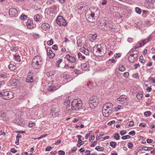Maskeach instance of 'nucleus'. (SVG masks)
Segmentation results:
<instances>
[{"label":"nucleus","instance_id":"24","mask_svg":"<svg viewBox=\"0 0 155 155\" xmlns=\"http://www.w3.org/2000/svg\"><path fill=\"white\" fill-rule=\"evenodd\" d=\"M127 96L125 95H122L119 97L117 98V100L119 101H124L127 100Z\"/></svg>","mask_w":155,"mask_h":155},{"label":"nucleus","instance_id":"53","mask_svg":"<svg viewBox=\"0 0 155 155\" xmlns=\"http://www.w3.org/2000/svg\"><path fill=\"white\" fill-rule=\"evenodd\" d=\"M139 126L143 127H145L146 126V124L145 123H141L140 124Z\"/></svg>","mask_w":155,"mask_h":155},{"label":"nucleus","instance_id":"34","mask_svg":"<svg viewBox=\"0 0 155 155\" xmlns=\"http://www.w3.org/2000/svg\"><path fill=\"white\" fill-rule=\"evenodd\" d=\"M136 12L138 14H140L141 12V9L139 8L136 7L135 8Z\"/></svg>","mask_w":155,"mask_h":155},{"label":"nucleus","instance_id":"3","mask_svg":"<svg viewBox=\"0 0 155 155\" xmlns=\"http://www.w3.org/2000/svg\"><path fill=\"white\" fill-rule=\"evenodd\" d=\"M71 105L73 110H78L81 107L82 103L80 99H75L72 101Z\"/></svg>","mask_w":155,"mask_h":155},{"label":"nucleus","instance_id":"30","mask_svg":"<svg viewBox=\"0 0 155 155\" xmlns=\"http://www.w3.org/2000/svg\"><path fill=\"white\" fill-rule=\"evenodd\" d=\"M135 57H133V56L130 55V56L128 58L129 61L130 63H133L134 61V60H135V59H134Z\"/></svg>","mask_w":155,"mask_h":155},{"label":"nucleus","instance_id":"25","mask_svg":"<svg viewBox=\"0 0 155 155\" xmlns=\"http://www.w3.org/2000/svg\"><path fill=\"white\" fill-rule=\"evenodd\" d=\"M34 19L36 21L40 22L41 21L40 15L38 14H36L35 15Z\"/></svg>","mask_w":155,"mask_h":155},{"label":"nucleus","instance_id":"45","mask_svg":"<svg viewBox=\"0 0 155 155\" xmlns=\"http://www.w3.org/2000/svg\"><path fill=\"white\" fill-rule=\"evenodd\" d=\"M136 97L137 99L139 100H141L142 97V94H138L137 95Z\"/></svg>","mask_w":155,"mask_h":155},{"label":"nucleus","instance_id":"27","mask_svg":"<svg viewBox=\"0 0 155 155\" xmlns=\"http://www.w3.org/2000/svg\"><path fill=\"white\" fill-rule=\"evenodd\" d=\"M21 137V136L19 134H18L16 136V140L15 142V143L17 145L19 144V138Z\"/></svg>","mask_w":155,"mask_h":155},{"label":"nucleus","instance_id":"49","mask_svg":"<svg viewBox=\"0 0 155 155\" xmlns=\"http://www.w3.org/2000/svg\"><path fill=\"white\" fill-rule=\"evenodd\" d=\"M107 0H102V1L101 3L102 5H104L107 4Z\"/></svg>","mask_w":155,"mask_h":155},{"label":"nucleus","instance_id":"1","mask_svg":"<svg viewBox=\"0 0 155 155\" xmlns=\"http://www.w3.org/2000/svg\"><path fill=\"white\" fill-rule=\"evenodd\" d=\"M102 47L101 44L95 45L93 48V53L96 56L101 57L106 53V51Z\"/></svg>","mask_w":155,"mask_h":155},{"label":"nucleus","instance_id":"9","mask_svg":"<svg viewBox=\"0 0 155 155\" xmlns=\"http://www.w3.org/2000/svg\"><path fill=\"white\" fill-rule=\"evenodd\" d=\"M67 60L69 61V62L73 64L77 63V60L76 58L74 57L71 56L68 54H67L65 58Z\"/></svg>","mask_w":155,"mask_h":155},{"label":"nucleus","instance_id":"35","mask_svg":"<svg viewBox=\"0 0 155 155\" xmlns=\"http://www.w3.org/2000/svg\"><path fill=\"white\" fill-rule=\"evenodd\" d=\"M77 137L78 138V143H82V140H81V138L82 137V136L80 135H77Z\"/></svg>","mask_w":155,"mask_h":155},{"label":"nucleus","instance_id":"7","mask_svg":"<svg viewBox=\"0 0 155 155\" xmlns=\"http://www.w3.org/2000/svg\"><path fill=\"white\" fill-rule=\"evenodd\" d=\"M57 23L60 26H66L68 23L64 18L62 16H58L56 20Z\"/></svg>","mask_w":155,"mask_h":155},{"label":"nucleus","instance_id":"54","mask_svg":"<svg viewBox=\"0 0 155 155\" xmlns=\"http://www.w3.org/2000/svg\"><path fill=\"white\" fill-rule=\"evenodd\" d=\"M62 61V59H59L57 61V64L58 65V67H59L60 64V63H61Z\"/></svg>","mask_w":155,"mask_h":155},{"label":"nucleus","instance_id":"23","mask_svg":"<svg viewBox=\"0 0 155 155\" xmlns=\"http://www.w3.org/2000/svg\"><path fill=\"white\" fill-rule=\"evenodd\" d=\"M139 52L137 50H134L132 52H131L130 53V55L136 58L137 57V54H138Z\"/></svg>","mask_w":155,"mask_h":155},{"label":"nucleus","instance_id":"29","mask_svg":"<svg viewBox=\"0 0 155 155\" xmlns=\"http://www.w3.org/2000/svg\"><path fill=\"white\" fill-rule=\"evenodd\" d=\"M95 149L98 151H103L104 149L103 147H101L100 146H97L95 148Z\"/></svg>","mask_w":155,"mask_h":155},{"label":"nucleus","instance_id":"31","mask_svg":"<svg viewBox=\"0 0 155 155\" xmlns=\"http://www.w3.org/2000/svg\"><path fill=\"white\" fill-rule=\"evenodd\" d=\"M8 67L10 70L11 71H13L16 68V67L12 64H10L9 65Z\"/></svg>","mask_w":155,"mask_h":155},{"label":"nucleus","instance_id":"20","mask_svg":"<svg viewBox=\"0 0 155 155\" xmlns=\"http://www.w3.org/2000/svg\"><path fill=\"white\" fill-rule=\"evenodd\" d=\"M83 38L81 37L78 36L77 37V44L78 46H81L82 45V39Z\"/></svg>","mask_w":155,"mask_h":155},{"label":"nucleus","instance_id":"16","mask_svg":"<svg viewBox=\"0 0 155 155\" xmlns=\"http://www.w3.org/2000/svg\"><path fill=\"white\" fill-rule=\"evenodd\" d=\"M103 107L111 110L113 108V104L109 102L107 103L104 105Z\"/></svg>","mask_w":155,"mask_h":155},{"label":"nucleus","instance_id":"46","mask_svg":"<svg viewBox=\"0 0 155 155\" xmlns=\"http://www.w3.org/2000/svg\"><path fill=\"white\" fill-rule=\"evenodd\" d=\"M58 153L59 155H65V152L62 150H60L58 152Z\"/></svg>","mask_w":155,"mask_h":155},{"label":"nucleus","instance_id":"64","mask_svg":"<svg viewBox=\"0 0 155 155\" xmlns=\"http://www.w3.org/2000/svg\"><path fill=\"white\" fill-rule=\"evenodd\" d=\"M61 140H57V141L54 144L56 145H58L60 144L61 143Z\"/></svg>","mask_w":155,"mask_h":155},{"label":"nucleus","instance_id":"15","mask_svg":"<svg viewBox=\"0 0 155 155\" xmlns=\"http://www.w3.org/2000/svg\"><path fill=\"white\" fill-rule=\"evenodd\" d=\"M26 23V25L28 28L31 29L33 28L34 25L32 21L30 19H28Z\"/></svg>","mask_w":155,"mask_h":155},{"label":"nucleus","instance_id":"4","mask_svg":"<svg viewBox=\"0 0 155 155\" xmlns=\"http://www.w3.org/2000/svg\"><path fill=\"white\" fill-rule=\"evenodd\" d=\"M13 97V93L8 91H0V99L9 100Z\"/></svg>","mask_w":155,"mask_h":155},{"label":"nucleus","instance_id":"2","mask_svg":"<svg viewBox=\"0 0 155 155\" xmlns=\"http://www.w3.org/2000/svg\"><path fill=\"white\" fill-rule=\"evenodd\" d=\"M43 63L42 58L41 56H36L33 58L31 65L34 68L38 69L41 67Z\"/></svg>","mask_w":155,"mask_h":155},{"label":"nucleus","instance_id":"33","mask_svg":"<svg viewBox=\"0 0 155 155\" xmlns=\"http://www.w3.org/2000/svg\"><path fill=\"white\" fill-rule=\"evenodd\" d=\"M78 58H80L81 57V58L82 59H84L85 58V57L83 55V54L80 53H79L78 54Z\"/></svg>","mask_w":155,"mask_h":155},{"label":"nucleus","instance_id":"56","mask_svg":"<svg viewBox=\"0 0 155 155\" xmlns=\"http://www.w3.org/2000/svg\"><path fill=\"white\" fill-rule=\"evenodd\" d=\"M129 73L128 72H125L123 74V75L124 77L125 78H127L128 75H129Z\"/></svg>","mask_w":155,"mask_h":155},{"label":"nucleus","instance_id":"58","mask_svg":"<svg viewBox=\"0 0 155 155\" xmlns=\"http://www.w3.org/2000/svg\"><path fill=\"white\" fill-rule=\"evenodd\" d=\"M97 141H95L93 142L91 144V147H94L97 144Z\"/></svg>","mask_w":155,"mask_h":155},{"label":"nucleus","instance_id":"39","mask_svg":"<svg viewBox=\"0 0 155 155\" xmlns=\"http://www.w3.org/2000/svg\"><path fill=\"white\" fill-rule=\"evenodd\" d=\"M133 76L134 78L136 79H139V76L138 73H136L133 75Z\"/></svg>","mask_w":155,"mask_h":155},{"label":"nucleus","instance_id":"43","mask_svg":"<svg viewBox=\"0 0 155 155\" xmlns=\"http://www.w3.org/2000/svg\"><path fill=\"white\" fill-rule=\"evenodd\" d=\"M54 43V41L52 39H51L50 40L48 41L47 42V44L49 45H52Z\"/></svg>","mask_w":155,"mask_h":155},{"label":"nucleus","instance_id":"36","mask_svg":"<svg viewBox=\"0 0 155 155\" xmlns=\"http://www.w3.org/2000/svg\"><path fill=\"white\" fill-rule=\"evenodd\" d=\"M110 144L111 147L115 148L116 146V143L115 142L111 141L110 142Z\"/></svg>","mask_w":155,"mask_h":155},{"label":"nucleus","instance_id":"62","mask_svg":"<svg viewBox=\"0 0 155 155\" xmlns=\"http://www.w3.org/2000/svg\"><path fill=\"white\" fill-rule=\"evenodd\" d=\"M114 57H115V58H119L120 57V55L119 53H118V54H115L114 55Z\"/></svg>","mask_w":155,"mask_h":155},{"label":"nucleus","instance_id":"63","mask_svg":"<svg viewBox=\"0 0 155 155\" xmlns=\"http://www.w3.org/2000/svg\"><path fill=\"white\" fill-rule=\"evenodd\" d=\"M147 143H152L153 141V140L151 139H148L147 140Z\"/></svg>","mask_w":155,"mask_h":155},{"label":"nucleus","instance_id":"61","mask_svg":"<svg viewBox=\"0 0 155 155\" xmlns=\"http://www.w3.org/2000/svg\"><path fill=\"white\" fill-rule=\"evenodd\" d=\"M47 135V134H46V135H42L41 136L39 137L38 138H37V139H38V140H40L42 138H43L44 137H46V136Z\"/></svg>","mask_w":155,"mask_h":155},{"label":"nucleus","instance_id":"40","mask_svg":"<svg viewBox=\"0 0 155 155\" xmlns=\"http://www.w3.org/2000/svg\"><path fill=\"white\" fill-rule=\"evenodd\" d=\"M152 148L151 147H147L146 146L143 147V149L146 151H149L151 150Z\"/></svg>","mask_w":155,"mask_h":155},{"label":"nucleus","instance_id":"50","mask_svg":"<svg viewBox=\"0 0 155 155\" xmlns=\"http://www.w3.org/2000/svg\"><path fill=\"white\" fill-rule=\"evenodd\" d=\"M127 133V131L125 130H122L120 131V134L121 135H123Z\"/></svg>","mask_w":155,"mask_h":155},{"label":"nucleus","instance_id":"41","mask_svg":"<svg viewBox=\"0 0 155 155\" xmlns=\"http://www.w3.org/2000/svg\"><path fill=\"white\" fill-rule=\"evenodd\" d=\"M125 68L123 65L119 66V70L121 71H124L125 70Z\"/></svg>","mask_w":155,"mask_h":155},{"label":"nucleus","instance_id":"52","mask_svg":"<svg viewBox=\"0 0 155 155\" xmlns=\"http://www.w3.org/2000/svg\"><path fill=\"white\" fill-rule=\"evenodd\" d=\"M52 149V147L50 146H48L46 149V151H49Z\"/></svg>","mask_w":155,"mask_h":155},{"label":"nucleus","instance_id":"57","mask_svg":"<svg viewBox=\"0 0 155 155\" xmlns=\"http://www.w3.org/2000/svg\"><path fill=\"white\" fill-rule=\"evenodd\" d=\"M52 48L55 50H57L58 49V46L56 45H54L52 46Z\"/></svg>","mask_w":155,"mask_h":155},{"label":"nucleus","instance_id":"11","mask_svg":"<svg viewBox=\"0 0 155 155\" xmlns=\"http://www.w3.org/2000/svg\"><path fill=\"white\" fill-rule=\"evenodd\" d=\"M102 112L104 116L105 117H107L111 114L112 112L111 109H108L104 108H102Z\"/></svg>","mask_w":155,"mask_h":155},{"label":"nucleus","instance_id":"12","mask_svg":"<svg viewBox=\"0 0 155 155\" xmlns=\"http://www.w3.org/2000/svg\"><path fill=\"white\" fill-rule=\"evenodd\" d=\"M46 50L49 57L50 58H53L55 54L52 51L51 48L48 47L47 48Z\"/></svg>","mask_w":155,"mask_h":155},{"label":"nucleus","instance_id":"17","mask_svg":"<svg viewBox=\"0 0 155 155\" xmlns=\"http://www.w3.org/2000/svg\"><path fill=\"white\" fill-rule=\"evenodd\" d=\"M50 26L49 24L48 23H45L41 25V28L44 30H47L49 29Z\"/></svg>","mask_w":155,"mask_h":155},{"label":"nucleus","instance_id":"37","mask_svg":"<svg viewBox=\"0 0 155 155\" xmlns=\"http://www.w3.org/2000/svg\"><path fill=\"white\" fill-rule=\"evenodd\" d=\"M114 138L116 140H119L120 139V136L119 134L118 133L116 134H114Z\"/></svg>","mask_w":155,"mask_h":155},{"label":"nucleus","instance_id":"21","mask_svg":"<svg viewBox=\"0 0 155 155\" xmlns=\"http://www.w3.org/2000/svg\"><path fill=\"white\" fill-rule=\"evenodd\" d=\"M153 37V35L152 34H150L147 38L143 40L144 43L146 44L147 43H148L152 40Z\"/></svg>","mask_w":155,"mask_h":155},{"label":"nucleus","instance_id":"6","mask_svg":"<svg viewBox=\"0 0 155 155\" xmlns=\"http://www.w3.org/2000/svg\"><path fill=\"white\" fill-rule=\"evenodd\" d=\"M99 99L98 97L93 96L90 97L89 99V104L91 107L92 106L96 107L99 103Z\"/></svg>","mask_w":155,"mask_h":155},{"label":"nucleus","instance_id":"14","mask_svg":"<svg viewBox=\"0 0 155 155\" xmlns=\"http://www.w3.org/2000/svg\"><path fill=\"white\" fill-rule=\"evenodd\" d=\"M33 74L31 73H29L26 79V82L29 83H32L33 81Z\"/></svg>","mask_w":155,"mask_h":155},{"label":"nucleus","instance_id":"18","mask_svg":"<svg viewBox=\"0 0 155 155\" xmlns=\"http://www.w3.org/2000/svg\"><path fill=\"white\" fill-rule=\"evenodd\" d=\"M81 67L82 69L83 70L86 71L89 67L88 62H87L85 63H83L81 64Z\"/></svg>","mask_w":155,"mask_h":155},{"label":"nucleus","instance_id":"5","mask_svg":"<svg viewBox=\"0 0 155 155\" xmlns=\"http://www.w3.org/2000/svg\"><path fill=\"white\" fill-rule=\"evenodd\" d=\"M60 109L57 105L52 104L50 108L51 113L53 117H56L59 115Z\"/></svg>","mask_w":155,"mask_h":155},{"label":"nucleus","instance_id":"8","mask_svg":"<svg viewBox=\"0 0 155 155\" xmlns=\"http://www.w3.org/2000/svg\"><path fill=\"white\" fill-rule=\"evenodd\" d=\"M60 87V85L57 83L51 84L48 87V89L49 91H53L58 89Z\"/></svg>","mask_w":155,"mask_h":155},{"label":"nucleus","instance_id":"26","mask_svg":"<svg viewBox=\"0 0 155 155\" xmlns=\"http://www.w3.org/2000/svg\"><path fill=\"white\" fill-rule=\"evenodd\" d=\"M64 104L65 106L67 108L70 107V101L69 100L68 98V99L66 98V99L65 100L64 103Z\"/></svg>","mask_w":155,"mask_h":155},{"label":"nucleus","instance_id":"42","mask_svg":"<svg viewBox=\"0 0 155 155\" xmlns=\"http://www.w3.org/2000/svg\"><path fill=\"white\" fill-rule=\"evenodd\" d=\"M151 114V112L150 111H147L144 113V115L146 117H148Z\"/></svg>","mask_w":155,"mask_h":155},{"label":"nucleus","instance_id":"60","mask_svg":"<svg viewBox=\"0 0 155 155\" xmlns=\"http://www.w3.org/2000/svg\"><path fill=\"white\" fill-rule=\"evenodd\" d=\"M135 134V131L134 130L132 131L129 132L128 134L130 135H134Z\"/></svg>","mask_w":155,"mask_h":155},{"label":"nucleus","instance_id":"51","mask_svg":"<svg viewBox=\"0 0 155 155\" xmlns=\"http://www.w3.org/2000/svg\"><path fill=\"white\" fill-rule=\"evenodd\" d=\"M128 147L129 148L132 149L133 147V144L131 143H128Z\"/></svg>","mask_w":155,"mask_h":155},{"label":"nucleus","instance_id":"44","mask_svg":"<svg viewBox=\"0 0 155 155\" xmlns=\"http://www.w3.org/2000/svg\"><path fill=\"white\" fill-rule=\"evenodd\" d=\"M134 123L133 121H130L128 122L127 124L130 127H132L134 126Z\"/></svg>","mask_w":155,"mask_h":155},{"label":"nucleus","instance_id":"38","mask_svg":"<svg viewBox=\"0 0 155 155\" xmlns=\"http://www.w3.org/2000/svg\"><path fill=\"white\" fill-rule=\"evenodd\" d=\"M27 18V16L25 15L24 14H22L20 16V18L21 20H24L26 19Z\"/></svg>","mask_w":155,"mask_h":155},{"label":"nucleus","instance_id":"13","mask_svg":"<svg viewBox=\"0 0 155 155\" xmlns=\"http://www.w3.org/2000/svg\"><path fill=\"white\" fill-rule=\"evenodd\" d=\"M97 37V34L93 35L90 34L88 35V38L91 42H93L96 40Z\"/></svg>","mask_w":155,"mask_h":155},{"label":"nucleus","instance_id":"48","mask_svg":"<svg viewBox=\"0 0 155 155\" xmlns=\"http://www.w3.org/2000/svg\"><path fill=\"white\" fill-rule=\"evenodd\" d=\"M54 1L52 0H48L47 3L48 4H52L54 3Z\"/></svg>","mask_w":155,"mask_h":155},{"label":"nucleus","instance_id":"10","mask_svg":"<svg viewBox=\"0 0 155 155\" xmlns=\"http://www.w3.org/2000/svg\"><path fill=\"white\" fill-rule=\"evenodd\" d=\"M9 14L12 17H16L18 16V11L15 8H11L9 10Z\"/></svg>","mask_w":155,"mask_h":155},{"label":"nucleus","instance_id":"59","mask_svg":"<svg viewBox=\"0 0 155 155\" xmlns=\"http://www.w3.org/2000/svg\"><path fill=\"white\" fill-rule=\"evenodd\" d=\"M6 77V75L5 74L0 73V78H5Z\"/></svg>","mask_w":155,"mask_h":155},{"label":"nucleus","instance_id":"22","mask_svg":"<svg viewBox=\"0 0 155 155\" xmlns=\"http://www.w3.org/2000/svg\"><path fill=\"white\" fill-rule=\"evenodd\" d=\"M80 50L82 52L86 55H87L89 54V50L83 47L81 48L80 49Z\"/></svg>","mask_w":155,"mask_h":155},{"label":"nucleus","instance_id":"55","mask_svg":"<svg viewBox=\"0 0 155 155\" xmlns=\"http://www.w3.org/2000/svg\"><path fill=\"white\" fill-rule=\"evenodd\" d=\"M28 126L30 127H33L35 126V124L34 123H31L29 124Z\"/></svg>","mask_w":155,"mask_h":155},{"label":"nucleus","instance_id":"47","mask_svg":"<svg viewBox=\"0 0 155 155\" xmlns=\"http://www.w3.org/2000/svg\"><path fill=\"white\" fill-rule=\"evenodd\" d=\"M140 61L143 63L145 62V61L143 60V57L142 56H141L140 57Z\"/></svg>","mask_w":155,"mask_h":155},{"label":"nucleus","instance_id":"28","mask_svg":"<svg viewBox=\"0 0 155 155\" xmlns=\"http://www.w3.org/2000/svg\"><path fill=\"white\" fill-rule=\"evenodd\" d=\"M14 56L15 60L17 62H19L21 61V60L20 59V57L19 55H14Z\"/></svg>","mask_w":155,"mask_h":155},{"label":"nucleus","instance_id":"19","mask_svg":"<svg viewBox=\"0 0 155 155\" xmlns=\"http://www.w3.org/2000/svg\"><path fill=\"white\" fill-rule=\"evenodd\" d=\"M145 44V43H144L143 40L139 42L134 47V49H136L139 47H142Z\"/></svg>","mask_w":155,"mask_h":155},{"label":"nucleus","instance_id":"32","mask_svg":"<svg viewBox=\"0 0 155 155\" xmlns=\"http://www.w3.org/2000/svg\"><path fill=\"white\" fill-rule=\"evenodd\" d=\"M11 50L12 51L16 52L17 51V48L15 46H12L10 47Z\"/></svg>","mask_w":155,"mask_h":155}]
</instances>
